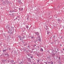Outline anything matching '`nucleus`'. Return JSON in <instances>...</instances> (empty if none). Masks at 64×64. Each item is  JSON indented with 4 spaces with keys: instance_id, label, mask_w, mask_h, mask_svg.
Listing matches in <instances>:
<instances>
[{
    "instance_id": "f257e3e1",
    "label": "nucleus",
    "mask_w": 64,
    "mask_h": 64,
    "mask_svg": "<svg viewBox=\"0 0 64 64\" xmlns=\"http://www.w3.org/2000/svg\"><path fill=\"white\" fill-rule=\"evenodd\" d=\"M10 26L8 25L6 27L7 29H8V33H10V34H12V30L14 29V27H11L10 28Z\"/></svg>"
},
{
    "instance_id": "f03ea898",
    "label": "nucleus",
    "mask_w": 64,
    "mask_h": 64,
    "mask_svg": "<svg viewBox=\"0 0 64 64\" xmlns=\"http://www.w3.org/2000/svg\"><path fill=\"white\" fill-rule=\"evenodd\" d=\"M37 39L38 40V42H41V37L40 36H38V37H37Z\"/></svg>"
},
{
    "instance_id": "7ed1b4c3",
    "label": "nucleus",
    "mask_w": 64,
    "mask_h": 64,
    "mask_svg": "<svg viewBox=\"0 0 64 64\" xmlns=\"http://www.w3.org/2000/svg\"><path fill=\"white\" fill-rule=\"evenodd\" d=\"M8 53H9V52H6L5 54V55H6V56L7 55V57H8L9 55V54H8Z\"/></svg>"
},
{
    "instance_id": "20e7f679",
    "label": "nucleus",
    "mask_w": 64,
    "mask_h": 64,
    "mask_svg": "<svg viewBox=\"0 0 64 64\" xmlns=\"http://www.w3.org/2000/svg\"><path fill=\"white\" fill-rule=\"evenodd\" d=\"M35 34L37 35V36H38L39 34V33L38 32H36L35 33Z\"/></svg>"
},
{
    "instance_id": "39448f33",
    "label": "nucleus",
    "mask_w": 64,
    "mask_h": 64,
    "mask_svg": "<svg viewBox=\"0 0 64 64\" xmlns=\"http://www.w3.org/2000/svg\"><path fill=\"white\" fill-rule=\"evenodd\" d=\"M8 49H6V50H2L3 53H4V52H6V50H7Z\"/></svg>"
},
{
    "instance_id": "423d86ee",
    "label": "nucleus",
    "mask_w": 64,
    "mask_h": 64,
    "mask_svg": "<svg viewBox=\"0 0 64 64\" xmlns=\"http://www.w3.org/2000/svg\"><path fill=\"white\" fill-rule=\"evenodd\" d=\"M9 12L10 13H13V12H14V11L13 10H10Z\"/></svg>"
},
{
    "instance_id": "0eeeda50",
    "label": "nucleus",
    "mask_w": 64,
    "mask_h": 64,
    "mask_svg": "<svg viewBox=\"0 0 64 64\" xmlns=\"http://www.w3.org/2000/svg\"><path fill=\"white\" fill-rule=\"evenodd\" d=\"M55 54L52 53V56L53 57H55Z\"/></svg>"
},
{
    "instance_id": "6e6552de",
    "label": "nucleus",
    "mask_w": 64,
    "mask_h": 64,
    "mask_svg": "<svg viewBox=\"0 0 64 64\" xmlns=\"http://www.w3.org/2000/svg\"><path fill=\"white\" fill-rule=\"evenodd\" d=\"M18 3L19 4H22V2H21V0H20L18 2Z\"/></svg>"
},
{
    "instance_id": "1a4fd4ad",
    "label": "nucleus",
    "mask_w": 64,
    "mask_h": 64,
    "mask_svg": "<svg viewBox=\"0 0 64 64\" xmlns=\"http://www.w3.org/2000/svg\"><path fill=\"white\" fill-rule=\"evenodd\" d=\"M40 51H41V52H43V50L42 48H40Z\"/></svg>"
},
{
    "instance_id": "9d476101",
    "label": "nucleus",
    "mask_w": 64,
    "mask_h": 64,
    "mask_svg": "<svg viewBox=\"0 0 64 64\" xmlns=\"http://www.w3.org/2000/svg\"><path fill=\"white\" fill-rule=\"evenodd\" d=\"M28 58V61H31V58Z\"/></svg>"
},
{
    "instance_id": "9b49d317",
    "label": "nucleus",
    "mask_w": 64,
    "mask_h": 64,
    "mask_svg": "<svg viewBox=\"0 0 64 64\" xmlns=\"http://www.w3.org/2000/svg\"><path fill=\"white\" fill-rule=\"evenodd\" d=\"M57 21L58 22H61V20H60V19H59Z\"/></svg>"
},
{
    "instance_id": "f8f14e48",
    "label": "nucleus",
    "mask_w": 64,
    "mask_h": 64,
    "mask_svg": "<svg viewBox=\"0 0 64 64\" xmlns=\"http://www.w3.org/2000/svg\"><path fill=\"white\" fill-rule=\"evenodd\" d=\"M11 63H13L14 62V61L13 60H11L10 61Z\"/></svg>"
},
{
    "instance_id": "ddd939ff",
    "label": "nucleus",
    "mask_w": 64,
    "mask_h": 64,
    "mask_svg": "<svg viewBox=\"0 0 64 64\" xmlns=\"http://www.w3.org/2000/svg\"><path fill=\"white\" fill-rule=\"evenodd\" d=\"M61 6H62V5H61L58 6L57 7V8H59V7H61Z\"/></svg>"
},
{
    "instance_id": "4468645a",
    "label": "nucleus",
    "mask_w": 64,
    "mask_h": 64,
    "mask_svg": "<svg viewBox=\"0 0 64 64\" xmlns=\"http://www.w3.org/2000/svg\"><path fill=\"white\" fill-rule=\"evenodd\" d=\"M54 50H52V53H54Z\"/></svg>"
},
{
    "instance_id": "2eb2a0df",
    "label": "nucleus",
    "mask_w": 64,
    "mask_h": 64,
    "mask_svg": "<svg viewBox=\"0 0 64 64\" xmlns=\"http://www.w3.org/2000/svg\"><path fill=\"white\" fill-rule=\"evenodd\" d=\"M18 37L19 38H21V36H18Z\"/></svg>"
},
{
    "instance_id": "dca6fc26",
    "label": "nucleus",
    "mask_w": 64,
    "mask_h": 64,
    "mask_svg": "<svg viewBox=\"0 0 64 64\" xmlns=\"http://www.w3.org/2000/svg\"><path fill=\"white\" fill-rule=\"evenodd\" d=\"M26 28L28 29V28H29V26H26Z\"/></svg>"
},
{
    "instance_id": "f3484780",
    "label": "nucleus",
    "mask_w": 64,
    "mask_h": 64,
    "mask_svg": "<svg viewBox=\"0 0 64 64\" xmlns=\"http://www.w3.org/2000/svg\"><path fill=\"white\" fill-rule=\"evenodd\" d=\"M23 8H22L20 10V11H23Z\"/></svg>"
},
{
    "instance_id": "a211bd4d",
    "label": "nucleus",
    "mask_w": 64,
    "mask_h": 64,
    "mask_svg": "<svg viewBox=\"0 0 64 64\" xmlns=\"http://www.w3.org/2000/svg\"><path fill=\"white\" fill-rule=\"evenodd\" d=\"M24 38H25V37H22V40H23V39H24Z\"/></svg>"
},
{
    "instance_id": "6ab92c4d",
    "label": "nucleus",
    "mask_w": 64,
    "mask_h": 64,
    "mask_svg": "<svg viewBox=\"0 0 64 64\" xmlns=\"http://www.w3.org/2000/svg\"><path fill=\"white\" fill-rule=\"evenodd\" d=\"M51 62L52 63L51 64H53V62H52V61H51Z\"/></svg>"
},
{
    "instance_id": "aec40b11",
    "label": "nucleus",
    "mask_w": 64,
    "mask_h": 64,
    "mask_svg": "<svg viewBox=\"0 0 64 64\" xmlns=\"http://www.w3.org/2000/svg\"><path fill=\"white\" fill-rule=\"evenodd\" d=\"M60 59H61V57H60V56H59L58 58L59 60H60Z\"/></svg>"
},
{
    "instance_id": "412c9836",
    "label": "nucleus",
    "mask_w": 64,
    "mask_h": 64,
    "mask_svg": "<svg viewBox=\"0 0 64 64\" xmlns=\"http://www.w3.org/2000/svg\"><path fill=\"white\" fill-rule=\"evenodd\" d=\"M22 43H24V42L23 41V40H22Z\"/></svg>"
},
{
    "instance_id": "4be33fe9",
    "label": "nucleus",
    "mask_w": 64,
    "mask_h": 64,
    "mask_svg": "<svg viewBox=\"0 0 64 64\" xmlns=\"http://www.w3.org/2000/svg\"><path fill=\"white\" fill-rule=\"evenodd\" d=\"M36 44H34V46H33V47H35V46H36Z\"/></svg>"
},
{
    "instance_id": "5701e85b",
    "label": "nucleus",
    "mask_w": 64,
    "mask_h": 64,
    "mask_svg": "<svg viewBox=\"0 0 64 64\" xmlns=\"http://www.w3.org/2000/svg\"><path fill=\"white\" fill-rule=\"evenodd\" d=\"M27 55H32V54H30L29 53Z\"/></svg>"
},
{
    "instance_id": "b1692460",
    "label": "nucleus",
    "mask_w": 64,
    "mask_h": 64,
    "mask_svg": "<svg viewBox=\"0 0 64 64\" xmlns=\"http://www.w3.org/2000/svg\"><path fill=\"white\" fill-rule=\"evenodd\" d=\"M30 57L32 58V59L33 58V56H30Z\"/></svg>"
},
{
    "instance_id": "393cba45",
    "label": "nucleus",
    "mask_w": 64,
    "mask_h": 64,
    "mask_svg": "<svg viewBox=\"0 0 64 64\" xmlns=\"http://www.w3.org/2000/svg\"><path fill=\"white\" fill-rule=\"evenodd\" d=\"M27 20H29V18L27 17Z\"/></svg>"
},
{
    "instance_id": "a878e982",
    "label": "nucleus",
    "mask_w": 64,
    "mask_h": 64,
    "mask_svg": "<svg viewBox=\"0 0 64 64\" xmlns=\"http://www.w3.org/2000/svg\"><path fill=\"white\" fill-rule=\"evenodd\" d=\"M48 64H51V62H48Z\"/></svg>"
},
{
    "instance_id": "bb28decb",
    "label": "nucleus",
    "mask_w": 64,
    "mask_h": 64,
    "mask_svg": "<svg viewBox=\"0 0 64 64\" xmlns=\"http://www.w3.org/2000/svg\"><path fill=\"white\" fill-rule=\"evenodd\" d=\"M62 11L64 12V8H63L62 10Z\"/></svg>"
},
{
    "instance_id": "cd10ccee",
    "label": "nucleus",
    "mask_w": 64,
    "mask_h": 64,
    "mask_svg": "<svg viewBox=\"0 0 64 64\" xmlns=\"http://www.w3.org/2000/svg\"><path fill=\"white\" fill-rule=\"evenodd\" d=\"M59 64H62V62H60L59 63Z\"/></svg>"
},
{
    "instance_id": "c85d7f7f",
    "label": "nucleus",
    "mask_w": 64,
    "mask_h": 64,
    "mask_svg": "<svg viewBox=\"0 0 64 64\" xmlns=\"http://www.w3.org/2000/svg\"><path fill=\"white\" fill-rule=\"evenodd\" d=\"M47 34H49V32H47Z\"/></svg>"
},
{
    "instance_id": "c756f323",
    "label": "nucleus",
    "mask_w": 64,
    "mask_h": 64,
    "mask_svg": "<svg viewBox=\"0 0 64 64\" xmlns=\"http://www.w3.org/2000/svg\"><path fill=\"white\" fill-rule=\"evenodd\" d=\"M47 58H48V59H50V57H47Z\"/></svg>"
},
{
    "instance_id": "7c9ffc66",
    "label": "nucleus",
    "mask_w": 64,
    "mask_h": 64,
    "mask_svg": "<svg viewBox=\"0 0 64 64\" xmlns=\"http://www.w3.org/2000/svg\"><path fill=\"white\" fill-rule=\"evenodd\" d=\"M14 13H12V16H14Z\"/></svg>"
},
{
    "instance_id": "2f4dec72",
    "label": "nucleus",
    "mask_w": 64,
    "mask_h": 64,
    "mask_svg": "<svg viewBox=\"0 0 64 64\" xmlns=\"http://www.w3.org/2000/svg\"><path fill=\"white\" fill-rule=\"evenodd\" d=\"M37 62H39V61H40L39 60H37Z\"/></svg>"
},
{
    "instance_id": "473e14b6",
    "label": "nucleus",
    "mask_w": 64,
    "mask_h": 64,
    "mask_svg": "<svg viewBox=\"0 0 64 64\" xmlns=\"http://www.w3.org/2000/svg\"><path fill=\"white\" fill-rule=\"evenodd\" d=\"M30 46H28L27 47H28V48H30Z\"/></svg>"
},
{
    "instance_id": "72a5a7b5",
    "label": "nucleus",
    "mask_w": 64,
    "mask_h": 64,
    "mask_svg": "<svg viewBox=\"0 0 64 64\" xmlns=\"http://www.w3.org/2000/svg\"><path fill=\"white\" fill-rule=\"evenodd\" d=\"M56 36H55V35L54 36V38H55Z\"/></svg>"
},
{
    "instance_id": "f704fd0d",
    "label": "nucleus",
    "mask_w": 64,
    "mask_h": 64,
    "mask_svg": "<svg viewBox=\"0 0 64 64\" xmlns=\"http://www.w3.org/2000/svg\"><path fill=\"white\" fill-rule=\"evenodd\" d=\"M27 55H28L29 57H30V55H29V54H27Z\"/></svg>"
},
{
    "instance_id": "c9c22d12",
    "label": "nucleus",
    "mask_w": 64,
    "mask_h": 64,
    "mask_svg": "<svg viewBox=\"0 0 64 64\" xmlns=\"http://www.w3.org/2000/svg\"><path fill=\"white\" fill-rule=\"evenodd\" d=\"M25 44L26 45H27V43H26V44Z\"/></svg>"
},
{
    "instance_id": "e433bc0d",
    "label": "nucleus",
    "mask_w": 64,
    "mask_h": 64,
    "mask_svg": "<svg viewBox=\"0 0 64 64\" xmlns=\"http://www.w3.org/2000/svg\"><path fill=\"white\" fill-rule=\"evenodd\" d=\"M9 15H11V14H9Z\"/></svg>"
},
{
    "instance_id": "4c0bfd02",
    "label": "nucleus",
    "mask_w": 64,
    "mask_h": 64,
    "mask_svg": "<svg viewBox=\"0 0 64 64\" xmlns=\"http://www.w3.org/2000/svg\"><path fill=\"white\" fill-rule=\"evenodd\" d=\"M20 41H21V38H20Z\"/></svg>"
},
{
    "instance_id": "58836bf2",
    "label": "nucleus",
    "mask_w": 64,
    "mask_h": 64,
    "mask_svg": "<svg viewBox=\"0 0 64 64\" xmlns=\"http://www.w3.org/2000/svg\"><path fill=\"white\" fill-rule=\"evenodd\" d=\"M36 55L38 56H39V54H36Z\"/></svg>"
},
{
    "instance_id": "ea45409f",
    "label": "nucleus",
    "mask_w": 64,
    "mask_h": 64,
    "mask_svg": "<svg viewBox=\"0 0 64 64\" xmlns=\"http://www.w3.org/2000/svg\"><path fill=\"white\" fill-rule=\"evenodd\" d=\"M8 63H10V62H9V60H8Z\"/></svg>"
},
{
    "instance_id": "a19ab883",
    "label": "nucleus",
    "mask_w": 64,
    "mask_h": 64,
    "mask_svg": "<svg viewBox=\"0 0 64 64\" xmlns=\"http://www.w3.org/2000/svg\"><path fill=\"white\" fill-rule=\"evenodd\" d=\"M38 48H39V46H38Z\"/></svg>"
},
{
    "instance_id": "79ce46f5",
    "label": "nucleus",
    "mask_w": 64,
    "mask_h": 64,
    "mask_svg": "<svg viewBox=\"0 0 64 64\" xmlns=\"http://www.w3.org/2000/svg\"><path fill=\"white\" fill-rule=\"evenodd\" d=\"M22 63V62H20V64H21V63Z\"/></svg>"
},
{
    "instance_id": "37998d69",
    "label": "nucleus",
    "mask_w": 64,
    "mask_h": 64,
    "mask_svg": "<svg viewBox=\"0 0 64 64\" xmlns=\"http://www.w3.org/2000/svg\"><path fill=\"white\" fill-rule=\"evenodd\" d=\"M45 63H46V64H47V62H46Z\"/></svg>"
},
{
    "instance_id": "c03bdc74",
    "label": "nucleus",
    "mask_w": 64,
    "mask_h": 64,
    "mask_svg": "<svg viewBox=\"0 0 64 64\" xmlns=\"http://www.w3.org/2000/svg\"><path fill=\"white\" fill-rule=\"evenodd\" d=\"M33 37H31V38H32V39H33Z\"/></svg>"
},
{
    "instance_id": "a18cd8bd",
    "label": "nucleus",
    "mask_w": 64,
    "mask_h": 64,
    "mask_svg": "<svg viewBox=\"0 0 64 64\" xmlns=\"http://www.w3.org/2000/svg\"><path fill=\"white\" fill-rule=\"evenodd\" d=\"M57 51H59V50H58V49H57Z\"/></svg>"
},
{
    "instance_id": "49530a36",
    "label": "nucleus",
    "mask_w": 64,
    "mask_h": 64,
    "mask_svg": "<svg viewBox=\"0 0 64 64\" xmlns=\"http://www.w3.org/2000/svg\"><path fill=\"white\" fill-rule=\"evenodd\" d=\"M56 42H57L58 43V41H56Z\"/></svg>"
},
{
    "instance_id": "de8ad7c7",
    "label": "nucleus",
    "mask_w": 64,
    "mask_h": 64,
    "mask_svg": "<svg viewBox=\"0 0 64 64\" xmlns=\"http://www.w3.org/2000/svg\"><path fill=\"white\" fill-rule=\"evenodd\" d=\"M25 28H25V27L24 28V29H25Z\"/></svg>"
},
{
    "instance_id": "09e8293b",
    "label": "nucleus",
    "mask_w": 64,
    "mask_h": 64,
    "mask_svg": "<svg viewBox=\"0 0 64 64\" xmlns=\"http://www.w3.org/2000/svg\"><path fill=\"white\" fill-rule=\"evenodd\" d=\"M24 46H26V45H25V44H24Z\"/></svg>"
},
{
    "instance_id": "8fccbe9b",
    "label": "nucleus",
    "mask_w": 64,
    "mask_h": 64,
    "mask_svg": "<svg viewBox=\"0 0 64 64\" xmlns=\"http://www.w3.org/2000/svg\"><path fill=\"white\" fill-rule=\"evenodd\" d=\"M60 46H62V45L61 44L60 45Z\"/></svg>"
},
{
    "instance_id": "3c124183",
    "label": "nucleus",
    "mask_w": 64,
    "mask_h": 64,
    "mask_svg": "<svg viewBox=\"0 0 64 64\" xmlns=\"http://www.w3.org/2000/svg\"><path fill=\"white\" fill-rule=\"evenodd\" d=\"M10 48H9V50H10Z\"/></svg>"
},
{
    "instance_id": "603ef678",
    "label": "nucleus",
    "mask_w": 64,
    "mask_h": 64,
    "mask_svg": "<svg viewBox=\"0 0 64 64\" xmlns=\"http://www.w3.org/2000/svg\"><path fill=\"white\" fill-rule=\"evenodd\" d=\"M32 52H30V53H32Z\"/></svg>"
},
{
    "instance_id": "864d4df0",
    "label": "nucleus",
    "mask_w": 64,
    "mask_h": 64,
    "mask_svg": "<svg viewBox=\"0 0 64 64\" xmlns=\"http://www.w3.org/2000/svg\"><path fill=\"white\" fill-rule=\"evenodd\" d=\"M18 21H19V20H20L19 19H18Z\"/></svg>"
},
{
    "instance_id": "5fc2aeb1",
    "label": "nucleus",
    "mask_w": 64,
    "mask_h": 64,
    "mask_svg": "<svg viewBox=\"0 0 64 64\" xmlns=\"http://www.w3.org/2000/svg\"><path fill=\"white\" fill-rule=\"evenodd\" d=\"M19 10H20V8H19Z\"/></svg>"
},
{
    "instance_id": "6e6d98bb",
    "label": "nucleus",
    "mask_w": 64,
    "mask_h": 64,
    "mask_svg": "<svg viewBox=\"0 0 64 64\" xmlns=\"http://www.w3.org/2000/svg\"><path fill=\"white\" fill-rule=\"evenodd\" d=\"M50 39H51V38H50Z\"/></svg>"
},
{
    "instance_id": "4d7b16f0",
    "label": "nucleus",
    "mask_w": 64,
    "mask_h": 64,
    "mask_svg": "<svg viewBox=\"0 0 64 64\" xmlns=\"http://www.w3.org/2000/svg\"><path fill=\"white\" fill-rule=\"evenodd\" d=\"M16 19H17V18H16Z\"/></svg>"
},
{
    "instance_id": "13d9d810",
    "label": "nucleus",
    "mask_w": 64,
    "mask_h": 64,
    "mask_svg": "<svg viewBox=\"0 0 64 64\" xmlns=\"http://www.w3.org/2000/svg\"><path fill=\"white\" fill-rule=\"evenodd\" d=\"M6 61V60H5V61Z\"/></svg>"
},
{
    "instance_id": "bf43d9fd",
    "label": "nucleus",
    "mask_w": 64,
    "mask_h": 64,
    "mask_svg": "<svg viewBox=\"0 0 64 64\" xmlns=\"http://www.w3.org/2000/svg\"><path fill=\"white\" fill-rule=\"evenodd\" d=\"M18 18H19V16H18Z\"/></svg>"
},
{
    "instance_id": "052dcab7",
    "label": "nucleus",
    "mask_w": 64,
    "mask_h": 64,
    "mask_svg": "<svg viewBox=\"0 0 64 64\" xmlns=\"http://www.w3.org/2000/svg\"><path fill=\"white\" fill-rule=\"evenodd\" d=\"M14 20H15V19H14Z\"/></svg>"
},
{
    "instance_id": "680f3d73",
    "label": "nucleus",
    "mask_w": 64,
    "mask_h": 64,
    "mask_svg": "<svg viewBox=\"0 0 64 64\" xmlns=\"http://www.w3.org/2000/svg\"><path fill=\"white\" fill-rule=\"evenodd\" d=\"M56 42H55V44H56Z\"/></svg>"
},
{
    "instance_id": "e2e57ef3",
    "label": "nucleus",
    "mask_w": 64,
    "mask_h": 64,
    "mask_svg": "<svg viewBox=\"0 0 64 64\" xmlns=\"http://www.w3.org/2000/svg\"><path fill=\"white\" fill-rule=\"evenodd\" d=\"M1 52V51H0V52Z\"/></svg>"
},
{
    "instance_id": "0e129e2a",
    "label": "nucleus",
    "mask_w": 64,
    "mask_h": 64,
    "mask_svg": "<svg viewBox=\"0 0 64 64\" xmlns=\"http://www.w3.org/2000/svg\"><path fill=\"white\" fill-rule=\"evenodd\" d=\"M57 57H58V56H57Z\"/></svg>"
},
{
    "instance_id": "69168bd1",
    "label": "nucleus",
    "mask_w": 64,
    "mask_h": 64,
    "mask_svg": "<svg viewBox=\"0 0 64 64\" xmlns=\"http://www.w3.org/2000/svg\"><path fill=\"white\" fill-rule=\"evenodd\" d=\"M38 57H39V56H38Z\"/></svg>"
}]
</instances>
